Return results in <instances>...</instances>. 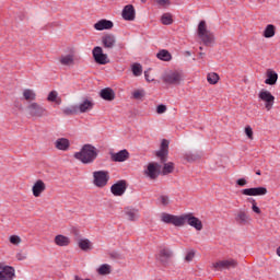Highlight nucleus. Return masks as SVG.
<instances>
[{"instance_id": "nucleus-1", "label": "nucleus", "mask_w": 280, "mask_h": 280, "mask_svg": "<svg viewBox=\"0 0 280 280\" xmlns=\"http://www.w3.org/2000/svg\"><path fill=\"white\" fill-rule=\"evenodd\" d=\"M97 148L92 144H84L80 152L74 153V159L81 161L84 165H89L97 159Z\"/></svg>"}, {"instance_id": "nucleus-2", "label": "nucleus", "mask_w": 280, "mask_h": 280, "mask_svg": "<svg viewBox=\"0 0 280 280\" xmlns=\"http://www.w3.org/2000/svg\"><path fill=\"white\" fill-rule=\"evenodd\" d=\"M110 180V174L108 171H95L93 172V185L100 189L106 187Z\"/></svg>"}, {"instance_id": "nucleus-3", "label": "nucleus", "mask_w": 280, "mask_h": 280, "mask_svg": "<svg viewBox=\"0 0 280 280\" xmlns=\"http://www.w3.org/2000/svg\"><path fill=\"white\" fill-rule=\"evenodd\" d=\"M198 36L201 38L203 45H211L213 43V34L207 30V22L200 21L198 24Z\"/></svg>"}, {"instance_id": "nucleus-4", "label": "nucleus", "mask_w": 280, "mask_h": 280, "mask_svg": "<svg viewBox=\"0 0 280 280\" xmlns=\"http://www.w3.org/2000/svg\"><path fill=\"white\" fill-rule=\"evenodd\" d=\"M26 110L30 115V117H47V115H49V112L47 110V108L43 107L40 104L33 102L30 103L26 107Z\"/></svg>"}, {"instance_id": "nucleus-5", "label": "nucleus", "mask_w": 280, "mask_h": 280, "mask_svg": "<svg viewBox=\"0 0 280 280\" xmlns=\"http://www.w3.org/2000/svg\"><path fill=\"white\" fill-rule=\"evenodd\" d=\"M183 72L178 71V70H174V71H170L166 72L163 75V82H165V84H172L173 86H178V84H180L183 82Z\"/></svg>"}, {"instance_id": "nucleus-6", "label": "nucleus", "mask_w": 280, "mask_h": 280, "mask_svg": "<svg viewBox=\"0 0 280 280\" xmlns=\"http://www.w3.org/2000/svg\"><path fill=\"white\" fill-rule=\"evenodd\" d=\"M92 56L97 65H108L110 62L108 55L104 54V49L100 46L93 48Z\"/></svg>"}, {"instance_id": "nucleus-7", "label": "nucleus", "mask_w": 280, "mask_h": 280, "mask_svg": "<svg viewBox=\"0 0 280 280\" xmlns=\"http://www.w3.org/2000/svg\"><path fill=\"white\" fill-rule=\"evenodd\" d=\"M258 97L261 102H265L266 110H272V106H275V95H272L270 91L261 90Z\"/></svg>"}, {"instance_id": "nucleus-8", "label": "nucleus", "mask_w": 280, "mask_h": 280, "mask_svg": "<svg viewBox=\"0 0 280 280\" xmlns=\"http://www.w3.org/2000/svg\"><path fill=\"white\" fill-rule=\"evenodd\" d=\"M161 222L164 224H173V226H183V215H174L167 212L161 214Z\"/></svg>"}, {"instance_id": "nucleus-9", "label": "nucleus", "mask_w": 280, "mask_h": 280, "mask_svg": "<svg viewBox=\"0 0 280 280\" xmlns=\"http://www.w3.org/2000/svg\"><path fill=\"white\" fill-rule=\"evenodd\" d=\"M183 218V226H185V224H189V226H192L194 229H196V231H202V221H200V219L194 217V214L188 213V214H184L182 215Z\"/></svg>"}, {"instance_id": "nucleus-10", "label": "nucleus", "mask_w": 280, "mask_h": 280, "mask_svg": "<svg viewBox=\"0 0 280 280\" xmlns=\"http://www.w3.org/2000/svg\"><path fill=\"white\" fill-rule=\"evenodd\" d=\"M236 266H238L237 260L230 258V259H225V260H219L217 262H214L212 265V268H214V270H231V268H235Z\"/></svg>"}, {"instance_id": "nucleus-11", "label": "nucleus", "mask_w": 280, "mask_h": 280, "mask_svg": "<svg viewBox=\"0 0 280 280\" xmlns=\"http://www.w3.org/2000/svg\"><path fill=\"white\" fill-rule=\"evenodd\" d=\"M172 257H174V252H172V249H170L168 247H161L156 256L158 260L162 264V266H167Z\"/></svg>"}, {"instance_id": "nucleus-12", "label": "nucleus", "mask_w": 280, "mask_h": 280, "mask_svg": "<svg viewBox=\"0 0 280 280\" xmlns=\"http://www.w3.org/2000/svg\"><path fill=\"white\" fill-rule=\"evenodd\" d=\"M126 189H128V184L124 179L118 180L110 187L113 196H124V194H126Z\"/></svg>"}, {"instance_id": "nucleus-13", "label": "nucleus", "mask_w": 280, "mask_h": 280, "mask_svg": "<svg viewBox=\"0 0 280 280\" xmlns=\"http://www.w3.org/2000/svg\"><path fill=\"white\" fill-rule=\"evenodd\" d=\"M252 220L250 214L246 210H238L235 214V222L240 226H246Z\"/></svg>"}, {"instance_id": "nucleus-14", "label": "nucleus", "mask_w": 280, "mask_h": 280, "mask_svg": "<svg viewBox=\"0 0 280 280\" xmlns=\"http://www.w3.org/2000/svg\"><path fill=\"white\" fill-rule=\"evenodd\" d=\"M16 270L12 266H3L0 269V280H14Z\"/></svg>"}, {"instance_id": "nucleus-15", "label": "nucleus", "mask_w": 280, "mask_h": 280, "mask_svg": "<svg viewBox=\"0 0 280 280\" xmlns=\"http://www.w3.org/2000/svg\"><path fill=\"white\" fill-rule=\"evenodd\" d=\"M243 196H266L268 194L267 187H254V188H245L241 190Z\"/></svg>"}, {"instance_id": "nucleus-16", "label": "nucleus", "mask_w": 280, "mask_h": 280, "mask_svg": "<svg viewBox=\"0 0 280 280\" xmlns=\"http://www.w3.org/2000/svg\"><path fill=\"white\" fill-rule=\"evenodd\" d=\"M168 152H170V141H167L166 139H163L161 142V148L156 152V156L161 159L162 163H165V161H167Z\"/></svg>"}, {"instance_id": "nucleus-17", "label": "nucleus", "mask_w": 280, "mask_h": 280, "mask_svg": "<svg viewBox=\"0 0 280 280\" xmlns=\"http://www.w3.org/2000/svg\"><path fill=\"white\" fill-rule=\"evenodd\" d=\"M159 163H149L144 171L145 176L150 177L151 180H156L159 178Z\"/></svg>"}, {"instance_id": "nucleus-18", "label": "nucleus", "mask_w": 280, "mask_h": 280, "mask_svg": "<svg viewBox=\"0 0 280 280\" xmlns=\"http://www.w3.org/2000/svg\"><path fill=\"white\" fill-rule=\"evenodd\" d=\"M121 16L125 21H135L137 13L135 11V7L132 4H127L122 9Z\"/></svg>"}, {"instance_id": "nucleus-19", "label": "nucleus", "mask_w": 280, "mask_h": 280, "mask_svg": "<svg viewBox=\"0 0 280 280\" xmlns=\"http://www.w3.org/2000/svg\"><path fill=\"white\" fill-rule=\"evenodd\" d=\"M129 159L130 153L126 149L117 153H112V161H114V163H124V161H128Z\"/></svg>"}, {"instance_id": "nucleus-20", "label": "nucleus", "mask_w": 280, "mask_h": 280, "mask_svg": "<svg viewBox=\"0 0 280 280\" xmlns=\"http://www.w3.org/2000/svg\"><path fill=\"white\" fill-rule=\"evenodd\" d=\"M117 43V38L113 34H106L102 37V45L105 49H113Z\"/></svg>"}, {"instance_id": "nucleus-21", "label": "nucleus", "mask_w": 280, "mask_h": 280, "mask_svg": "<svg viewBox=\"0 0 280 280\" xmlns=\"http://www.w3.org/2000/svg\"><path fill=\"white\" fill-rule=\"evenodd\" d=\"M45 189H47V186L45 185V182H43L42 179H38L33 185V188H32L33 196L35 198H40V195L43 194V191H45Z\"/></svg>"}, {"instance_id": "nucleus-22", "label": "nucleus", "mask_w": 280, "mask_h": 280, "mask_svg": "<svg viewBox=\"0 0 280 280\" xmlns=\"http://www.w3.org/2000/svg\"><path fill=\"white\" fill-rule=\"evenodd\" d=\"M113 21L110 20H100L94 24V30L97 32H104V30H113Z\"/></svg>"}, {"instance_id": "nucleus-23", "label": "nucleus", "mask_w": 280, "mask_h": 280, "mask_svg": "<svg viewBox=\"0 0 280 280\" xmlns=\"http://www.w3.org/2000/svg\"><path fill=\"white\" fill-rule=\"evenodd\" d=\"M59 62L63 67H73V65H75V55L73 52L63 55L59 58Z\"/></svg>"}, {"instance_id": "nucleus-24", "label": "nucleus", "mask_w": 280, "mask_h": 280, "mask_svg": "<svg viewBox=\"0 0 280 280\" xmlns=\"http://www.w3.org/2000/svg\"><path fill=\"white\" fill-rule=\"evenodd\" d=\"M55 148L57 150H61V152H67V150H69V148H71V142L67 138H58L55 141Z\"/></svg>"}, {"instance_id": "nucleus-25", "label": "nucleus", "mask_w": 280, "mask_h": 280, "mask_svg": "<svg viewBox=\"0 0 280 280\" xmlns=\"http://www.w3.org/2000/svg\"><path fill=\"white\" fill-rule=\"evenodd\" d=\"M100 95L105 102H113V100H115V91L110 88L101 90Z\"/></svg>"}, {"instance_id": "nucleus-26", "label": "nucleus", "mask_w": 280, "mask_h": 280, "mask_svg": "<svg viewBox=\"0 0 280 280\" xmlns=\"http://www.w3.org/2000/svg\"><path fill=\"white\" fill-rule=\"evenodd\" d=\"M277 80H279V74H277V72L272 70H268L265 84H269V86H273V84H277Z\"/></svg>"}, {"instance_id": "nucleus-27", "label": "nucleus", "mask_w": 280, "mask_h": 280, "mask_svg": "<svg viewBox=\"0 0 280 280\" xmlns=\"http://www.w3.org/2000/svg\"><path fill=\"white\" fill-rule=\"evenodd\" d=\"M55 244L57 246H69V244H71V240L68 236L59 234L55 236Z\"/></svg>"}, {"instance_id": "nucleus-28", "label": "nucleus", "mask_w": 280, "mask_h": 280, "mask_svg": "<svg viewBox=\"0 0 280 280\" xmlns=\"http://www.w3.org/2000/svg\"><path fill=\"white\" fill-rule=\"evenodd\" d=\"M156 58L163 62H170L172 60V54L167 49H162L156 54Z\"/></svg>"}, {"instance_id": "nucleus-29", "label": "nucleus", "mask_w": 280, "mask_h": 280, "mask_svg": "<svg viewBox=\"0 0 280 280\" xmlns=\"http://www.w3.org/2000/svg\"><path fill=\"white\" fill-rule=\"evenodd\" d=\"M125 213L130 222H135L139 218V210L137 209H127Z\"/></svg>"}, {"instance_id": "nucleus-30", "label": "nucleus", "mask_w": 280, "mask_h": 280, "mask_svg": "<svg viewBox=\"0 0 280 280\" xmlns=\"http://www.w3.org/2000/svg\"><path fill=\"white\" fill-rule=\"evenodd\" d=\"M276 30L277 28L275 27V25L269 24L266 26L262 36L265 38H272V36H275V34H276Z\"/></svg>"}, {"instance_id": "nucleus-31", "label": "nucleus", "mask_w": 280, "mask_h": 280, "mask_svg": "<svg viewBox=\"0 0 280 280\" xmlns=\"http://www.w3.org/2000/svg\"><path fill=\"white\" fill-rule=\"evenodd\" d=\"M23 97L26 102H34L36 100V92L30 89L23 91Z\"/></svg>"}, {"instance_id": "nucleus-32", "label": "nucleus", "mask_w": 280, "mask_h": 280, "mask_svg": "<svg viewBox=\"0 0 280 280\" xmlns=\"http://www.w3.org/2000/svg\"><path fill=\"white\" fill-rule=\"evenodd\" d=\"M93 108V102L85 100L83 103L79 105L80 113H86Z\"/></svg>"}, {"instance_id": "nucleus-33", "label": "nucleus", "mask_w": 280, "mask_h": 280, "mask_svg": "<svg viewBox=\"0 0 280 280\" xmlns=\"http://www.w3.org/2000/svg\"><path fill=\"white\" fill-rule=\"evenodd\" d=\"M207 81L209 84H218V82H220V75L215 72H210L207 75Z\"/></svg>"}, {"instance_id": "nucleus-34", "label": "nucleus", "mask_w": 280, "mask_h": 280, "mask_svg": "<svg viewBox=\"0 0 280 280\" xmlns=\"http://www.w3.org/2000/svg\"><path fill=\"white\" fill-rule=\"evenodd\" d=\"M162 25H172L174 23V19H172L171 13H164L161 18Z\"/></svg>"}, {"instance_id": "nucleus-35", "label": "nucleus", "mask_w": 280, "mask_h": 280, "mask_svg": "<svg viewBox=\"0 0 280 280\" xmlns=\"http://www.w3.org/2000/svg\"><path fill=\"white\" fill-rule=\"evenodd\" d=\"M79 248H81V250H91V241L89 240H80L79 241Z\"/></svg>"}, {"instance_id": "nucleus-36", "label": "nucleus", "mask_w": 280, "mask_h": 280, "mask_svg": "<svg viewBox=\"0 0 280 280\" xmlns=\"http://www.w3.org/2000/svg\"><path fill=\"white\" fill-rule=\"evenodd\" d=\"M131 71H132L133 75H136L138 78L139 75H141L143 73V67H141L140 63H133Z\"/></svg>"}, {"instance_id": "nucleus-37", "label": "nucleus", "mask_w": 280, "mask_h": 280, "mask_svg": "<svg viewBox=\"0 0 280 280\" xmlns=\"http://www.w3.org/2000/svg\"><path fill=\"white\" fill-rule=\"evenodd\" d=\"M195 257H196V250L189 249L186 253V256L184 257V261H186L187 264H190V261H194Z\"/></svg>"}, {"instance_id": "nucleus-38", "label": "nucleus", "mask_w": 280, "mask_h": 280, "mask_svg": "<svg viewBox=\"0 0 280 280\" xmlns=\"http://www.w3.org/2000/svg\"><path fill=\"white\" fill-rule=\"evenodd\" d=\"M249 202L252 203V211L257 215H261V209L257 206V201L255 199H250Z\"/></svg>"}, {"instance_id": "nucleus-39", "label": "nucleus", "mask_w": 280, "mask_h": 280, "mask_svg": "<svg viewBox=\"0 0 280 280\" xmlns=\"http://www.w3.org/2000/svg\"><path fill=\"white\" fill-rule=\"evenodd\" d=\"M97 272L98 275H110V266L104 264L98 268Z\"/></svg>"}, {"instance_id": "nucleus-40", "label": "nucleus", "mask_w": 280, "mask_h": 280, "mask_svg": "<svg viewBox=\"0 0 280 280\" xmlns=\"http://www.w3.org/2000/svg\"><path fill=\"white\" fill-rule=\"evenodd\" d=\"M172 172H174V163H165L163 166V174H172Z\"/></svg>"}, {"instance_id": "nucleus-41", "label": "nucleus", "mask_w": 280, "mask_h": 280, "mask_svg": "<svg viewBox=\"0 0 280 280\" xmlns=\"http://www.w3.org/2000/svg\"><path fill=\"white\" fill-rule=\"evenodd\" d=\"M62 113L66 115H75V113H78V107L75 106L66 107L62 109Z\"/></svg>"}, {"instance_id": "nucleus-42", "label": "nucleus", "mask_w": 280, "mask_h": 280, "mask_svg": "<svg viewBox=\"0 0 280 280\" xmlns=\"http://www.w3.org/2000/svg\"><path fill=\"white\" fill-rule=\"evenodd\" d=\"M56 100H58V92L56 91H51L48 96H47V101L48 102H56Z\"/></svg>"}, {"instance_id": "nucleus-43", "label": "nucleus", "mask_w": 280, "mask_h": 280, "mask_svg": "<svg viewBox=\"0 0 280 280\" xmlns=\"http://www.w3.org/2000/svg\"><path fill=\"white\" fill-rule=\"evenodd\" d=\"M160 202H161V205H163V207H167V205H170V197L162 195L160 197Z\"/></svg>"}, {"instance_id": "nucleus-44", "label": "nucleus", "mask_w": 280, "mask_h": 280, "mask_svg": "<svg viewBox=\"0 0 280 280\" xmlns=\"http://www.w3.org/2000/svg\"><path fill=\"white\" fill-rule=\"evenodd\" d=\"M10 243L14 244L15 246H18V244L21 243V236L19 235H12L10 236Z\"/></svg>"}, {"instance_id": "nucleus-45", "label": "nucleus", "mask_w": 280, "mask_h": 280, "mask_svg": "<svg viewBox=\"0 0 280 280\" xmlns=\"http://www.w3.org/2000/svg\"><path fill=\"white\" fill-rule=\"evenodd\" d=\"M15 258L18 259V261H25V259H27V254L23 252H19L15 255Z\"/></svg>"}, {"instance_id": "nucleus-46", "label": "nucleus", "mask_w": 280, "mask_h": 280, "mask_svg": "<svg viewBox=\"0 0 280 280\" xmlns=\"http://www.w3.org/2000/svg\"><path fill=\"white\" fill-rule=\"evenodd\" d=\"M133 100H141L143 97V91L137 90L132 93Z\"/></svg>"}, {"instance_id": "nucleus-47", "label": "nucleus", "mask_w": 280, "mask_h": 280, "mask_svg": "<svg viewBox=\"0 0 280 280\" xmlns=\"http://www.w3.org/2000/svg\"><path fill=\"white\" fill-rule=\"evenodd\" d=\"M167 110V106H165V105H159L158 107H156V113H158V115H163V113H165Z\"/></svg>"}, {"instance_id": "nucleus-48", "label": "nucleus", "mask_w": 280, "mask_h": 280, "mask_svg": "<svg viewBox=\"0 0 280 280\" xmlns=\"http://www.w3.org/2000/svg\"><path fill=\"white\" fill-rule=\"evenodd\" d=\"M245 135L248 137V139L253 140V128L250 126L245 127Z\"/></svg>"}, {"instance_id": "nucleus-49", "label": "nucleus", "mask_w": 280, "mask_h": 280, "mask_svg": "<svg viewBox=\"0 0 280 280\" xmlns=\"http://www.w3.org/2000/svg\"><path fill=\"white\" fill-rule=\"evenodd\" d=\"M247 180L246 178H240L236 180V185H238V187H245V185H247Z\"/></svg>"}, {"instance_id": "nucleus-50", "label": "nucleus", "mask_w": 280, "mask_h": 280, "mask_svg": "<svg viewBox=\"0 0 280 280\" xmlns=\"http://www.w3.org/2000/svg\"><path fill=\"white\" fill-rule=\"evenodd\" d=\"M155 2L158 3V5H167L170 4V0H155Z\"/></svg>"}, {"instance_id": "nucleus-51", "label": "nucleus", "mask_w": 280, "mask_h": 280, "mask_svg": "<svg viewBox=\"0 0 280 280\" xmlns=\"http://www.w3.org/2000/svg\"><path fill=\"white\" fill-rule=\"evenodd\" d=\"M144 78H145L147 82H154V79H152L150 77V73L148 71H144Z\"/></svg>"}, {"instance_id": "nucleus-52", "label": "nucleus", "mask_w": 280, "mask_h": 280, "mask_svg": "<svg viewBox=\"0 0 280 280\" xmlns=\"http://www.w3.org/2000/svg\"><path fill=\"white\" fill-rule=\"evenodd\" d=\"M55 103L58 104V105H60V104H62V100L57 97L56 101H55Z\"/></svg>"}, {"instance_id": "nucleus-53", "label": "nucleus", "mask_w": 280, "mask_h": 280, "mask_svg": "<svg viewBox=\"0 0 280 280\" xmlns=\"http://www.w3.org/2000/svg\"><path fill=\"white\" fill-rule=\"evenodd\" d=\"M185 159L188 160V161H194V159H191V156L189 154H186Z\"/></svg>"}, {"instance_id": "nucleus-54", "label": "nucleus", "mask_w": 280, "mask_h": 280, "mask_svg": "<svg viewBox=\"0 0 280 280\" xmlns=\"http://www.w3.org/2000/svg\"><path fill=\"white\" fill-rule=\"evenodd\" d=\"M277 255L280 257V246L277 248Z\"/></svg>"}, {"instance_id": "nucleus-55", "label": "nucleus", "mask_w": 280, "mask_h": 280, "mask_svg": "<svg viewBox=\"0 0 280 280\" xmlns=\"http://www.w3.org/2000/svg\"><path fill=\"white\" fill-rule=\"evenodd\" d=\"M256 175H257V176H261V171H257V172H256Z\"/></svg>"}, {"instance_id": "nucleus-56", "label": "nucleus", "mask_w": 280, "mask_h": 280, "mask_svg": "<svg viewBox=\"0 0 280 280\" xmlns=\"http://www.w3.org/2000/svg\"><path fill=\"white\" fill-rule=\"evenodd\" d=\"M186 56H191V52L190 51H186Z\"/></svg>"}, {"instance_id": "nucleus-57", "label": "nucleus", "mask_w": 280, "mask_h": 280, "mask_svg": "<svg viewBox=\"0 0 280 280\" xmlns=\"http://www.w3.org/2000/svg\"><path fill=\"white\" fill-rule=\"evenodd\" d=\"M142 3H145V0H142Z\"/></svg>"}, {"instance_id": "nucleus-58", "label": "nucleus", "mask_w": 280, "mask_h": 280, "mask_svg": "<svg viewBox=\"0 0 280 280\" xmlns=\"http://www.w3.org/2000/svg\"><path fill=\"white\" fill-rule=\"evenodd\" d=\"M199 49L202 51V47H199Z\"/></svg>"}, {"instance_id": "nucleus-59", "label": "nucleus", "mask_w": 280, "mask_h": 280, "mask_svg": "<svg viewBox=\"0 0 280 280\" xmlns=\"http://www.w3.org/2000/svg\"><path fill=\"white\" fill-rule=\"evenodd\" d=\"M1 268H2V265L0 264V270H1Z\"/></svg>"}]
</instances>
